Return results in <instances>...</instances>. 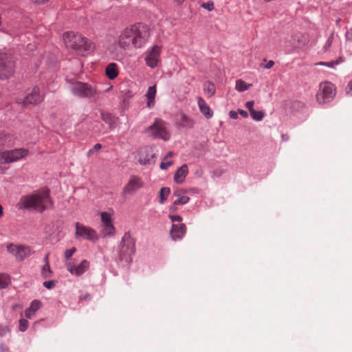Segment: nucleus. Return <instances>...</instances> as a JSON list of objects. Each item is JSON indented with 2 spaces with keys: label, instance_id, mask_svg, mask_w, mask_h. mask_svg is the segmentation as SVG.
<instances>
[{
  "label": "nucleus",
  "instance_id": "1",
  "mask_svg": "<svg viewBox=\"0 0 352 352\" xmlns=\"http://www.w3.org/2000/svg\"><path fill=\"white\" fill-rule=\"evenodd\" d=\"M151 36L150 28L144 23H137L126 28L120 35L118 45L126 49L131 44L135 48H140L148 41Z\"/></svg>",
  "mask_w": 352,
  "mask_h": 352
},
{
  "label": "nucleus",
  "instance_id": "2",
  "mask_svg": "<svg viewBox=\"0 0 352 352\" xmlns=\"http://www.w3.org/2000/svg\"><path fill=\"white\" fill-rule=\"evenodd\" d=\"M17 206L21 210H35L43 212L47 208L53 206V201L50 195V190L46 189L22 196Z\"/></svg>",
  "mask_w": 352,
  "mask_h": 352
},
{
  "label": "nucleus",
  "instance_id": "3",
  "mask_svg": "<svg viewBox=\"0 0 352 352\" xmlns=\"http://www.w3.org/2000/svg\"><path fill=\"white\" fill-rule=\"evenodd\" d=\"M63 39L67 47L73 50L78 55H87L94 47L87 38L74 32H65L63 34Z\"/></svg>",
  "mask_w": 352,
  "mask_h": 352
},
{
  "label": "nucleus",
  "instance_id": "4",
  "mask_svg": "<svg viewBox=\"0 0 352 352\" xmlns=\"http://www.w3.org/2000/svg\"><path fill=\"white\" fill-rule=\"evenodd\" d=\"M135 252L134 239L129 232L124 233L119 245V259L126 263L132 261V256Z\"/></svg>",
  "mask_w": 352,
  "mask_h": 352
},
{
  "label": "nucleus",
  "instance_id": "5",
  "mask_svg": "<svg viewBox=\"0 0 352 352\" xmlns=\"http://www.w3.org/2000/svg\"><path fill=\"white\" fill-rule=\"evenodd\" d=\"M336 94V89L330 82H323L320 84L319 90L316 94V100L319 104H325L333 100Z\"/></svg>",
  "mask_w": 352,
  "mask_h": 352
},
{
  "label": "nucleus",
  "instance_id": "6",
  "mask_svg": "<svg viewBox=\"0 0 352 352\" xmlns=\"http://www.w3.org/2000/svg\"><path fill=\"white\" fill-rule=\"evenodd\" d=\"M72 93L79 98H94L97 94L96 88L87 82L76 81L71 85Z\"/></svg>",
  "mask_w": 352,
  "mask_h": 352
},
{
  "label": "nucleus",
  "instance_id": "7",
  "mask_svg": "<svg viewBox=\"0 0 352 352\" xmlns=\"http://www.w3.org/2000/svg\"><path fill=\"white\" fill-rule=\"evenodd\" d=\"M144 132L146 133H150L155 139L168 140L170 137L166 122L160 118H156L152 125L145 129Z\"/></svg>",
  "mask_w": 352,
  "mask_h": 352
},
{
  "label": "nucleus",
  "instance_id": "8",
  "mask_svg": "<svg viewBox=\"0 0 352 352\" xmlns=\"http://www.w3.org/2000/svg\"><path fill=\"white\" fill-rule=\"evenodd\" d=\"M14 63L12 58L6 54L0 52V79L8 78L13 74Z\"/></svg>",
  "mask_w": 352,
  "mask_h": 352
},
{
  "label": "nucleus",
  "instance_id": "9",
  "mask_svg": "<svg viewBox=\"0 0 352 352\" xmlns=\"http://www.w3.org/2000/svg\"><path fill=\"white\" fill-rule=\"evenodd\" d=\"M75 228L76 238L80 237L93 243H96L99 239V235L98 234L97 232L90 227L76 222L75 223Z\"/></svg>",
  "mask_w": 352,
  "mask_h": 352
},
{
  "label": "nucleus",
  "instance_id": "10",
  "mask_svg": "<svg viewBox=\"0 0 352 352\" xmlns=\"http://www.w3.org/2000/svg\"><path fill=\"white\" fill-rule=\"evenodd\" d=\"M28 154L25 148H16L0 153V164H9L17 161Z\"/></svg>",
  "mask_w": 352,
  "mask_h": 352
},
{
  "label": "nucleus",
  "instance_id": "11",
  "mask_svg": "<svg viewBox=\"0 0 352 352\" xmlns=\"http://www.w3.org/2000/svg\"><path fill=\"white\" fill-rule=\"evenodd\" d=\"M7 251L18 261H23L31 254L30 247L19 244L9 243L7 245Z\"/></svg>",
  "mask_w": 352,
  "mask_h": 352
},
{
  "label": "nucleus",
  "instance_id": "12",
  "mask_svg": "<svg viewBox=\"0 0 352 352\" xmlns=\"http://www.w3.org/2000/svg\"><path fill=\"white\" fill-rule=\"evenodd\" d=\"M161 47L159 45H154L147 50V55L145 57L146 65L153 69L157 67L160 61Z\"/></svg>",
  "mask_w": 352,
  "mask_h": 352
},
{
  "label": "nucleus",
  "instance_id": "13",
  "mask_svg": "<svg viewBox=\"0 0 352 352\" xmlns=\"http://www.w3.org/2000/svg\"><path fill=\"white\" fill-rule=\"evenodd\" d=\"M43 98L40 94V90L38 87H34L32 92L28 94L23 100H19L18 103H22L23 106L28 104H36L43 100Z\"/></svg>",
  "mask_w": 352,
  "mask_h": 352
},
{
  "label": "nucleus",
  "instance_id": "14",
  "mask_svg": "<svg viewBox=\"0 0 352 352\" xmlns=\"http://www.w3.org/2000/svg\"><path fill=\"white\" fill-rule=\"evenodd\" d=\"M155 154L152 148L145 147L141 149L139 153L138 162L141 164H154L155 162Z\"/></svg>",
  "mask_w": 352,
  "mask_h": 352
},
{
  "label": "nucleus",
  "instance_id": "15",
  "mask_svg": "<svg viewBox=\"0 0 352 352\" xmlns=\"http://www.w3.org/2000/svg\"><path fill=\"white\" fill-rule=\"evenodd\" d=\"M143 186L141 179L137 176L132 175L127 184L124 187L122 193L129 194L137 191Z\"/></svg>",
  "mask_w": 352,
  "mask_h": 352
},
{
  "label": "nucleus",
  "instance_id": "16",
  "mask_svg": "<svg viewBox=\"0 0 352 352\" xmlns=\"http://www.w3.org/2000/svg\"><path fill=\"white\" fill-rule=\"evenodd\" d=\"M186 232V226L184 223H173L170 231L171 238L173 241L182 239Z\"/></svg>",
  "mask_w": 352,
  "mask_h": 352
},
{
  "label": "nucleus",
  "instance_id": "17",
  "mask_svg": "<svg viewBox=\"0 0 352 352\" xmlns=\"http://www.w3.org/2000/svg\"><path fill=\"white\" fill-rule=\"evenodd\" d=\"M67 270L73 275L80 276L83 274L89 267V263L87 260H83L79 265H67Z\"/></svg>",
  "mask_w": 352,
  "mask_h": 352
},
{
  "label": "nucleus",
  "instance_id": "18",
  "mask_svg": "<svg viewBox=\"0 0 352 352\" xmlns=\"http://www.w3.org/2000/svg\"><path fill=\"white\" fill-rule=\"evenodd\" d=\"M15 138L9 133H0V150L5 147H10L14 145Z\"/></svg>",
  "mask_w": 352,
  "mask_h": 352
},
{
  "label": "nucleus",
  "instance_id": "19",
  "mask_svg": "<svg viewBox=\"0 0 352 352\" xmlns=\"http://www.w3.org/2000/svg\"><path fill=\"white\" fill-rule=\"evenodd\" d=\"M188 173V168L186 164H183L177 169L174 175V181L177 184H182Z\"/></svg>",
  "mask_w": 352,
  "mask_h": 352
},
{
  "label": "nucleus",
  "instance_id": "20",
  "mask_svg": "<svg viewBox=\"0 0 352 352\" xmlns=\"http://www.w3.org/2000/svg\"><path fill=\"white\" fill-rule=\"evenodd\" d=\"M198 105L201 113L206 118H210L213 116V111L206 102V101L201 97L198 98Z\"/></svg>",
  "mask_w": 352,
  "mask_h": 352
},
{
  "label": "nucleus",
  "instance_id": "21",
  "mask_svg": "<svg viewBox=\"0 0 352 352\" xmlns=\"http://www.w3.org/2000/svg\"><path fill=\"white\" fill-rule=\"evenodd\" d=\"M179 120L178 124L179 126L187 129H191L193 127L195 124L193 119L183 113L179 115Z\"/></svg>",
  "mask_w": 352,
  "mask_h": 352
},
{
  "label": "nucleus",
  "instance_id": "22",
  "mask_svg": "<svg viewBox=\"0 0 352 352\" xmlns=\"http://www.w3.org/2000/svg\"><path fill=\"white\" fill-rule=\"evenodd\" d=\"M105 73L109 79L113 80L116 78L118 75L117 65L114 63L109 64L106 67Z\"/></svg>",
  "mask_w": 352,
  "mask_h": 352
},
{
  "label": "nucleus",
  "instance_id": "23",
  "mask_svg": "<svg viewBox=\"0 0 352 352\" xmlns=\"http://www.w3.org/2000/svg\"><path fill=\"white\" fill-rule=\"evenodd\" d=\"M115 232L116 228L113 224L102 226L101 233L104 236H112Z\"/></svg>",
  "mask_w": 352,
  "mask_h": 352
},
{
  "label": "nucleus",
  "instance_id": "24",
  "mask_svg": "<svg viewBox=\"0 0 352 352\" xmlns=\"http://www.w3.org/2000/svg\"><path fill=\"white\" fill-rule=\"evenodd\" d=\"M101 118L102 120L106 123L109 124L110 126L114 125L116 123L118 119L110 113H102Z\"/></svg>",
  "mask_w": 352,
  "mask_h": 352
},
{
  "label": "nucleus",
  "instance_id": "25",
  "mask_svg": "<svg viewBox=\"0 0 352 352\" xmlns=\"http://www.w3.org/2000/svg\"><path fill=\"white\" fill-rule=\"evenodd\" d=\"M251 85H252L250 84H247L242 80H237L236 81L235 88L237 91L242 92L248 90L251 87Z\"/></svg>",
  "mask_w": 352,
  "mask_h": 352
},
{
  "label": "nucleus",
  "instance_id": "26",
  "mask_svg": "<svg viewBox=\"0 0 352 352\" xmlns=\"http://www.w3.org/2000/svg\"><path fill=\"white\" fill-rule=\"evenodd\" d=\"M155 94H156L155 86L149 87L148 89L146 95L148 98V105H150V104L154 101Z\"/></svg>",
  "mask_w": 352,
  "mask_h": 352
},
{
  "label": "nucleus",
  "instance_id": "27",
  "mask_svg": "<svg viewBox=\"0 0 352 352\" xmlns=\"http://www.w3.org/2000/svg\"><path fill=\"white\" fill-rule=\"evenodd\" d=\"M170 193V189L168 187H163L160 191V202L164 204V201L168 198Z\"/></svg>",
  "mask_w": 352,
  "mask_h": 352
},
{
  "label": "nucleus",
  "instance_id": "28",
  "mask_svg": "<svg viewBox=\"0 0 352 352\" xmlns=\"http://www.w3.org/2000/svg\"><path fill=\"white\" fill-rule=\"evenodd\" d=\"M204 91L208 95V96H212L215 93V87L212 82H207L204 85Z\"/></svg>",
  "mask_w": 352,
  "mask_h": 352
},
{
  "label": "nucleus",
  "instance_id": "29",
  "mask_svg": "<svg viewBox=\"0 0 352 352\" xmlns=\"http://www.w3.org/2000/svg\"><path fill=\"white\" fill-rule=\"evenodd\" d=\"M101 216V221L102 225V226H106V225H111L113 224L112 219L111 217V214L107 212H102L100 214Z\"/></svg>",
  "mask_w": 352,
  "mask_h": 352
},
{
  "label": "nucleus",
  "instance_id": "30",
  "mask_svg": "<svg viewBox=\"0 0 352 352\" xmlns=\"http://www.w3.org/2000/svg\"><path fill=\"white\" fill-rule=\"evenodd\" d=\"M344 60L342 58L340 57L336 60H332L329 62H319L317 63L318 65H324L329 67H334L336 65H339L340 63H342Z\"/></svg>",
  "mask_w": 352,
  "mask_h": 352
},
{
  "label": "nucleus",
  "instance_id": "31",
  "mask_svg": "<svg viewBox=\"0 0 352 352\" xmlns=\"http://www.w3.org/2000/svg\"><path fill=\"white\" fill-rule=\"evenodd\" d=\"M250 116L254 120L261 121L265 116V113L263 111H256L254 109L250 113Z\"/></svg>",
  "mask_w": 352,
  "mask_h": 352
},
{
  "label": "nucleus",
  "instance_id": "32",
  "mask_svg": "<svg viewBox=\"0 0 352 352\" xmlns=\"http://www.w3.org/2000/svg\"><path fill=\"white\" fill-rule=\"evenodd\" d=\"M41 274H42V276L44 278H49L52 276V272L50 269V265H49V262H47V263H45L43 267H42V270H41Z\"/></svg>",
  "mask_w": 352,
  "mask_h": 352
},
{
  "label": "nucleus",
  "instance_id": "33",
  "mask_svg": "<svg viewBox=\"0 0 352 352\" xmlns=\"http://www.w3.org/2000/svg\"><path fill=\"white\" fill-rule=\"evenodd\" d=\"M41 305L42 304L40 300H33L29 307L32 310V314H34L37 310H38L41 308Z\"/></svg>",
  "mask_w": 352,
  "mask_h": 352
},
{
  "label": "nucleus",
  "instance_id": "34",
  "mask_svg": "<svg viewBox=\"0 0 352 352\" xmlns=\"http://www.w3.org/2000/svg\"><path fill=\"white\" fill-rule=\"evenodd\" d=\"M190 200V198L187 196H182L177 198L173 201L174 205H184L187 204Z\"/></svg>",
  "mask_w": 352,
  "mask_h": 352
},
{
  "label": "nucleus",
  "instance_id": "35",
  "mask_svg": "<svg viewBox=\"0 0 352 352\" xmlns=\"http://www.w3.org/2000/svg\"><path fill=\"white\" fill-rule=\"evenodd\" d=\"M102 145L100 144H99V143L96 144L93 146L92 148L89 150V151L87 152V156L90 157L92 155H94V153L100 152V150L102 149Z\"/></svg>",
  "mask_w": 352,
  "mask_h": 352
},
{
  "label": "nucleus",
  "instance_id": "36",
  "mask_svg": "<svg viewBox=\"0 0 352 352\" xmlns=\"http://www.w3.org/2000/svg\"><path fill=\"white\" fill-rule=\"evenodd\" d=\"M9 285V280L5 275L0 274V289H4Z\"/></svg>",
  "mask_w": 352,
  "mask_h": 352
},
{
  "label": "nucleus",
  "instance_id": "37",
  "mask_svg": "<svg viewBox=\"0 0 352 352\" xmlns=\"http://www.w3.org/2000/svg\"><path fill=\"white\" fill-rule=\"evenodd\" d=\"M28 327V321L25 319H20L19 320V330L22 332H24L27 330Z\"/></svg>",
  "mask_w": 352,
  "mask_h": 352
},
{
  "label": "nucleus",
  "instance_id": "38",
  "mask_svg": "<svg viewBox=\"0 0 352 352\" xmlns=\"http://www.w3.org/2000/svg\"><path fill=\"white\" fill-rule=\"evenodd\" d=\"M56 283H57V281L54 280L45 281L43 283V286L45 288H47L48 289H52L53 287H54L56 286Z\"/></svg>",
  "mask_w": 352,
  "mask_h": 352
},
{
  "label": "nucleus",
  "instance_id": "39",
  "mask_svg": "<svg viewBox=\"0 0 352 352\" xmlns=\"http://www.w3.org/2000/svg\"><path fill=\"white\" fill-rule=\"evenodd\" d=\"M76 252V248H72L71 249L66 250L65 251V256L66 260H69L70 257Z\"/></svg>",
  "mask_w": 352,
  "mask_h": 352
},
{
  "label": "nucleus",
  "instance_id": "40",
  "mask_svg": "<svg viewBox=\"0 0 352 352\" xmlns=\"http://www.w3.org/2000/svg\"><path fill=\"white\" fill-rule=\"evenodd\" d=\"M201 7L208 10V11H212L214 9V3L213 1H208L206 3H203L201 4Z\"/></svg>",
  "mask_w": 352,
  "mask_h": 352
},
{
  "label": "nucleus",
  "instance_id": "41",
  "mask_svg": "<svg viewBox=\"0 0 352 352\" xmlns=\"http://www.w3.org/2000/svg\"><path fill=\"white\" fill-rule=\"evenodd\" d=\"M10 332L8 326L0 324V336H5L7 333Z\"/></svg>",
  "mask_w": 352,
  "mask_h": 352
},
{
  "label": "nucleus",
  "instance_id": "42",
  "mask_svg": "<svg viewBox=\"0 0 352 352\" xmlns=\"http://www.w3.org/2000/svg\"><path fill=\"white\" fill-rule=\"evenodd\" d=\"M333 33H332L329 36V37L328 38L326 43L324 44V50H327L331 46V44H332V42H333Z\"/></svg>",
  "mask_w": 352,
  "mask_h": 352
},
{
  "label": "nucleus",
  "instance_id": "43",
  "mask_svg": "<svg viewBox=\"0 0 352 352\" xmlns=\"http://www.w3.org/2000/svg\"><path fill=\"white\" fill-rule=\"evenodd\" d=\"M169 218L171 219V221L175 223V222H178V223H180L182 222V217L180 216V215H173V214H169Z\"/></svg>",
  "mask_w": 352,
  "mask_h": 352
},
{
  "label": "nucleus",
  "instance_id": "44",
  "mask_svg": "<svg viewBox=\"0 0 352 352\" xmlns=\"http://www.w3.org/2000/svg\"><path fill=\"white\" fill-rule=\"evenodd\" d=\"M254 101L251 100L245 103V107L249 110L250 113L254 110Z\"/></svg>",
  "mask_w": 352,
  "mask_h": 352
},
{
  "label": "nucleus",
  "instance_id": "45",
  "mask_svg": "<svg viewBox=\"0 0 352 352\" xmlns=\"http://www.w3.org/2000/svg\"><path fill=\"white\" fill-rule=\"evenodd\" d=\"M171 165H172V162H170V161L167 162H161L160 168L162 170H165V169L168 168Z\"/></svg>",
  "mask_w": 352,
  "mask_h": 352
},
{
  "label": "nucleus",
  "instance_id": "46",
  "mask_svg": "<svg viewBox=\"0 0 352 352\" xmlns=\"http://www.w3.org/2000/svg\"><path fill=\"white\" fill-rule=\"evenodd\" d=\"M345 37L346 41H352V28L346 32Z\"/></svg>",
  "mask_w": 352,
  "mask_h": 352
},
{
  "label": "nucleus",
  "instance_id": "47",
  "mask_svg": "<svg viewBox=\"0 0 352 352\" xmlns=\"http://www.w3.org/2000/svg\"><path fill=\"white\" fill-rule=\"evenodd\" d=\"M346 92L347 94H350L352 96V80L346 87Z\"/></svg>",
  "mask_w": 352,
  "mask_h": 352
},
{
  "label": "nucleus",
  "instance_id": "48",
  "mask_svg": "<svg viewBox=\"0 0 352 352\" xmlns=\"http://www.w3.org/2000/svg\"><path fill=\"white\" fill-rule=\"evenodd\" d=\"M229 116L232 119H236L238 118V112L234 111H230L229 113Z\"/></svg>",
  "mask_w": 352,
  "mask_h": 352
},
{
  "label": "nucleus",
  "instance_id": "49",
  "mask_svg": "<svg viewBox=\"0 0 352 352\" xmlns=\"http://www.w3.org/2000/svg\"><path fill=\"white\" fill-rule=\"evenodd\" d=\"M25 314L28 318H31L34 314H32V310L30 308H28L25 311Z\"/></svg>",
  "mask_w": 352,
  "mask_h": 352
},
{
  "label": "nucleus",
  "instance_id": "50",
  "mask_svg": "<svg viewBox=\"0 0 352 352\" xmlns=\"http://www.w3.org/2000/svg\"><path fill=\"white\" fill-rule=\"evenodd\" d=\"M274 65V61L270 60L267 62V63L264 66V68L265 69H270Z\"/></svg>",
  "mask_w": 352,
  "mask_h": 352
},
{
  "label": "nucleus",
  "instance_id": "51",
  "mask_svg": "<svg viewBox=\"0 0 352 352\" xmlns=\"http://www.w3.org/2000/svg\"><path fill=\"white\" fill-rule=\"evenodd\" d=\"M238 113L241 115L243 118H248V113L245 110H239Z\"/></svg>",
  "mask_w": 352,
  "mask_h": 352
},
{
  "label": "nucleus",
  "instance_id": "52",
  "mask_svg": "<svg viewBox=\"0 0 352 352\" xmlns=\"http://www.w3.org/2000/svg\"><path fill=\"white\" fill-rule=\"evenodd\" d=\"M182 192H183V190H175L173 192V196H175L177 198H179V197H182L181 195Z\"/></svg>",
  "mask_w": 352,
  "mask_h": 352
},
{
  "label": "nucleus",
  "instance_id": "53",
  "mask_svg": "<svg viewBox=\"0 0 352 352\" xmlns=\"http://www.w3.org/2000/svg\"><path fill=\"white\" fill-rule=\"evenodd\" d=\"M0 352H9L8 348L6 347L4 344H1L0 345Z\"/></svg>",
  "mask_w": 352,
  "mask_h": 352
},
{
  "label": "nucleus",
  "instance_id": "54",
  "mask_svg": "<svg viewBox=\"0 0 352 352\" xmlns=\"http://www.w3.org/2000/svg\"><path fill=\"white\" fill-rule=\"evenodd\" d=\"M48 0H32V1L35 3H38V4H42V3H45V2H47Z\"/></svg>",
  "mask_w": 352,
  "mask_h": 352
},
{
  "label": "nucleus",
  "instance_id": "55",
  "mask_svg": "<svg viewBox=\"0 0 352 352\" xmlns=\"http://www.w3.org/2000/svg\"><path fill=\"white\" fill-rule=\"evenodd\" d=\"M89 298V294H86V295H85V296H81L80 297V300H87V299H88Z\"/></svg>",
  "mask_w": 352,
  "mask_h": 352
},
{
  "label": "nucleus",
  "instance_id": "56",
  "mask_svg": "<svg viewBox=\"0 0 352 352\" xmlns=\"http://www.w3.org/2000/svg\"><path fill=\"white\" fill-rule=\"evenodd\" d=\"M3 215V209L1 205H0V218Z\"/></svg>",
  "mask_w": 352,
  "mask_h": 352
},
{
  "label": "nucleus",
  "instance_id": "57",
  "mask_svg": "<svg viewBox=\"0 0 352 352\" xmlns=\"http://www.w3.org/2000/svg\"><path fill=\"white\" fill-rule=\"evenodd\" d=\"M19 307V305L16 304V305L12 306V310H15Z\"/></svg>",
  "mask_w": 352,
  "mask_h": 352
},
{
  "label": "nucleus",
  "instance_id": "58",
  "mask_svg": "<svg viewBox=\"0 0 352 352\" xmlns=\"http://www.w3.org/2000/svg\"><path fill=\"white\" fill-rule=\"evenodd\" d=\"M44 261H45V263H47V262H48V254H47V255L45 256Z\"/></svg>",
  "mask_w": 352,
  "mask_h": 352
},
{
  "label": "nucleus",
  "instance_id": "59",
  "mask_svg": "<svg viewBox=\"0 0 352 352\" xmlns=\"http://www.w3.org/2000/svg\"><path fill=\"white\" fill-rule=\"evenodd\" d=\"M173 155V153L172 152H168L166 155V157H171Z\"/></svg>",
  "mask_w": 352,
  "mask_h": 352
},
{
  "label": "nucleus",
  "instance_id": "60",
  "mask_svg": "<svg viewBox=\"0 0 352 352\" xmlns=\"http://www.w3.org/2000/svg\"><path fill=\"white\" fill-rule=\"evenodd\" d=\"M175 1L178 2V3H182L183 2L184 0H175Z\"/></svg>",
  "mask_w": 352,
  "mask_h": 352
},
{
  "label": "nucleus",
  "instance_id": "61",
  "mask_svg": "<svg viewBox=\"0 0 352 352\" xmlns=\"http://www.w3.org/2000/svg\"><path fill=\"white\" fill-rule=\"evenodd\" d=\"M170 210H175V208L174 207H170Z\"/></svg>",
  "mask_w": 352,
  "mask_h": 352
}]
</instances>
